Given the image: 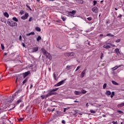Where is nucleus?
I'll use <instances>...</instances> for the list:
<instances>
[{
  "instance_id": "nucleus-7",
  "label": "nucleus",
  "mask_w": 124,
  "mask_h": 124,
  "mask_svg": "<svg viewBox=\"0 0 124 124\" xmlns=\"http://www.w3.org/2000/svg\"><path fill=\"white\" fill-rule=\"evenodd\" d=\"M114 52L118 56H120V55H121V52H120V49L119 48H116L114 50Z\"/></svg>"
},
{
  "instance_id": "nucleus-31",
  "label": "nucleus",
  "mask_w": 124,
  "mask_h": 124,
  "mask_svg": "<svg viewBox=\"0 0 124 124\" xmlns=\"http://www.w3.org/2000/svg\"><path fill=\"white\" fill-rule=\"evenodd\" d=\"M56 47L57 48H59V49H62V45L60 46V44L56 45Z\"/></svg>"
},
{
  "instance_id": "nucleus-27",
  "label": "nucleus",
  "mask_w": 124,
  "mask_h": 124,
  "mask_svg": "<svg viewBox=\"0 0 124 124\" xmlns=\"http://www.w3.org/2000/svg\"><path fill=\"white\" fill-rule=\"evenodd\" d=\"M80 93L83 94H85V93H87V91H86V90H82Z\"/></svg>"
},
{
  "instance_id": "nucleus-4",
  "label": "nucleus",
  "mask_w": 124,
  "mask_h": 124,
  "mask_svg": "<svg viewBox=\"0 0 124 124\" xmlns=\"http://www.w3.org/2000/svg\"><path fill=\"white\" fill-rule=\"evenodd\" d=\"M23 102V98H20L19 100H18L14 104L15 106H16L17 105H18V104H19V103H21Z\"/></svg>"
},
{
  "instance_id": "nucleus-30",
  "label": "nucleus",
  "mask_w": 124,
  "mask_h": 124,
  "mask_svg": "<svg viewBox=\"0 0 124 124\" xmlns=\"http://www.w3.org/2000/svg\"><path fill=\"white\" fill-rule=\"evenodd\" d=\"M42 39V38H41V36H38L37 38V41H39L40 40H41Z\"/></svg>"
},
{
  "instance_id": "nucleus-52",
  "label": "nucleus",
  "mask_w": 124,
  "mask_h": 124,
  "mask_svg": "<svg viewBox=\"0 0 124 124\" xmlns=\"http://www.w3.org/2000/svg\"><path fill=\"white\" fill-rule=\"evenodd\" d=\"M54 111H56V108H52V112H54Z\"/></svg>"
},
{
  "instance_id": "nucleus-64",
  "label": "nucleus",
  "mask_w": 124,
  "mask_h": 124,
  "mask_svg": "<svg viewBox=\"0 0 124 124\" xmlns=\"http://www.w3.org/2000/svg\"><path fill=\"white\" fill-rule=\"evenodd\" d=\"M17 78H16V83H17Z\"/></svg>"
},
{
  "instance_id": "nucleus-32",
  "label": "nucleus",
  "mask_w": 124,
  "mask_h": 124,
  "mask_svg": "<svg viewBox=\"0 0 124 124\" xmlns=\"http://www.w3.org/2000/svg\"><path fill=\"white\" fill-rule=\"evenodd\" d=\"M111 93L112 94L110 95V97L111 98H113V97H114V95H115V92H112Z\"/></svg>"
},
{
  "instance_id": "nucleus-2",
  "label": "nucleus",
  "mask_w": 124,
  "mask_h": 124,
  "mask_svg": "<svg viewBox=\"0 0 124 124\" xmlns=\"http://www.w3.org/2000/svg\"><path fill=\"white\" fill-rule=\"evenodd\" d=\"M41 51L43 54V55H44V56H46V58H47V59H48V60H50L51 61V60H52V56L51 55V54H50V53H49L48 52H47V51H46V50H45V49L42 48L41 49Z\"/></svg>"
},
{
  "instance_id": "nucleus-8",
  "label": "nucleus",
  "mask_w": 124,
  "mask_h": 124,
  "mask_svg": "<svg viewBox=\"0 0 124 124\" xmlns=\"http://www.w3.org/2000/svg\"><path fill=\"white\" fill-rule=\"evenodd\" d=\"M30 73H31L30 71H28V72H26L25 73H24L23 74V78L25 79V78H26V76H28V75H29V74H30Z\"/></svg>"
},
{
  "instance_id": "nucleus-54",
  "label": "nucleus",
  "mask_w": 124,
  "mask_h": 124,
  "mask_svg": "<svg viewBox=\"0 0 124 124\" xmlns=\"http://www.w3.org/2000/svg\"><path fill=\"white\" fill-rule=\"evenodd\" d=\"M65 20H66V18L62 17V21H65Z\"/></svg>"
},
{
  "instance_id": "nucleus-6",
  "label": "nucleus",
  "mask_w": 124,
  "mask_h": 124,
  "mask_svg": "<svg viewBox=\"0 0 124 124\" xmlns=\"http://www.w3.org/2000/svg\"><path fill=\"white\" fill-rule=\"evenodd\" d=\"M28 17H29V14H25L21 17V19L22 20H26V19H28Z\"/></svg>"
},
{
  "instance_id": "nucleus-47",
  "label": "nucleus",
  "mask_w": 124,
  "mask_h": 124,
  "mask_svg": "<svg viewBox=\"0 0 124 124\" xmlns=\"http://www.w3.org/2000/svg\"><path fill=\"white\" fill-rule=\"evenodd\" d=\"M121 41L120 39H118L115 42H116V43H119V42H120Z\"/></svg>"
},
{
  "instance_id": "nucleus-28",
  "label": "nucleus",
  "mask_w": 124,
  "mask_h": 124,
  "mask_svg": "<svg viewBox=\"0 0 124 124\" xmlns=\"http://www.w3.org/2000/svg\"><path fill=\"white\" fill-rule=\"evenodd\" d=\"M12 19L13 21H15V22H18V19L16 17H13Z\"/></svg>"
},
{
  "instance_id": "nucleus-33",
  "label": "nucleus",
  "mask_w": 124,
  "mask_h": 124,
  "mask_svg": "<svg viewBox=\"0 0 124 124\" xmlns=\"http://www.w3.org/2000/svg\"><path fill=\"white\" fill-rule=\"evenodd\" d=\"M90 112L93 113V114H95V113L96 112L95 111V110H93V109H91L90 111Z\"/></svg>"
},
{
  "instance_id": "nucleus-62",
  "label": "nucleus",
  "mask_w": 124,
  "mask_h": 124,
  "mask_svg": "<svg viewBox=\"0 0 124 124\" xmlns=\"http://www.w3.org/2000/svg\"><path fill=\"white\" fill-rule=\"evenodd\" d=\"M102 2H103V0H102L101 1H100L101 3H102Z\"/></svg>"
},
{
  "instance_id": "nucleus-1",
  "label": "nucleus",
  "mask_w": 124,
  "mask_h": 124,
  "mask_svg": "<svg viewBox=\"0 0 124 124\" xmlns=\"http://www.w3.org/2000/svg\"><path fill=\"white\" fill-rule=\"evenodd\" d=\"M59 90V88H55L53 89H50L47 91V92L48 93L47 94H46V95H42L41 96V99H44L45 98H47V97H49V96H51V95H55V94H56V92Z\"/></svg>"
},
{
  "instance_id": "nucleus-46",
  "label": "nucleus",
  "mask_w": 124,
  "mask_h": 124,
  "mask_svg": "<svg viewBox=\"0 0 124 124\" xmlns=\"http://www.w3.org/2000/svg\"><path fill=\"white\" fill-rule=\"evenodd\" d=\"M79 69H80V66H78V67L76 69V71H77L78 70H79Z\"/></svg>"
},
{
  "instance_id": "nucleus-13",
  "label": "nucleus",
  "mask_w": 124,
  "mask_h": 124,
  "mask_svg": "<svg viewBox=\"0 0 124 124\" xmlns=\"http://www.w3.org/2000/svg\"><path fill=\"white\" fill-rule=\"evenodd\" d=\"M103 48H104V49H110V48H111V46L105 45L103 46Z\"/></svg>"
},
{
  "instance_id": "nucleus-9",
  "label": "nucleus",
  "mask_w": 124,
  "mask_h": 124,
  "mask_svg": "<svg viewBox=\"0 0 124 124\" xmlns=\"http://www.w3.org/2000/svg\"><path fill=\"white\" fill-rule=\"evenodd\" d=\"M75 13L76 12L75 11L69 12V15H71V16H74L75 15Z\"/></svg>"
},
{
  "instance_id": "nucleus-45",
  "label": "nucleus",
  "mask_w": 124,
  "mask_h": 124,
  "mask_svg": "<svg viewBox=\"0 0 124 124\" xmlns=\"http://www.w3.org/2000/svg\"><path fill=\"white\" fill-rule=\"evenodd\" d=\"M17 93H17L16 92L14 94V95H13V97H15V96H16V95H17Z\"/></svg>"
},
{
  "instance_id": "nucleus-51",
  "label": "nucleus",
  "mask_w": 124,
  "mask_h": 124,
  "mask_svg": "<svg viewBox=\"0 0 124 124\" xmlns=\"http://www.w3.org/2000/svg\"><path fill=\"white\" fill-rule=\"evenodd\" d=\"M19 40L20 41H22V36H21V35L19 36Z\"/></svg>"
},
{
  "instance_id": "nucleus-59",
  "label": "nucleus",
  "mask_w": 124,
  "mask_h": 124,
  "mask_svg": "<svg viewBox=\"0 0 124 124\" xmlns=\"http://www.w3.org/2000/svg\"><path fill=\"white\" fill-rule=\"evenodd\" d=\"M62 124H65V121L62 120Z\"/></svg>"
},
{
  "instance_id": "nucleus-38",
  "label": "nucleus",
  "mask_w": 124,
  "mask_h": 124,
  "mask_svg": "<svg viewBox=\"0 0 124 124\" xmlns=\"http://www.w3.org/2000/svg\"><path fill=\"white\" fill-rule=\"evenodd\" d=\"M21 92H22V89H18V90L16 92V93H21Z\"/></svg>"
},
{
  "instance_id": "nucleus-18",
  "label": "nucleus",
  "mask_w": 124,
  "mask_h": 124,
  "mask_svg": "<svg viewBox=\"0 0 124 124\" xmlns=\"http://www.w3.org/2000/svg\"><path fill=\"white\" fill-rule=\"evenodd\" d=\"M111 83H112V84L113 85H115V86H119V83H118L117 82L114 81V80H112L111 81Z\"/></svg>"
},
{
  "instance_id": "nucleus-36",
  "label": "nucleus",
  "mask_w": 124,
  "mask_h": 124,
  "mask_svg": "<svg viewBox=\"0 0 124 124\" xmlns=\"http://www.w3.org/2000/svg\"><path fill=\"white\" fill-rule=\"evenodd\" d=\"M93 5L94 6H95V5H96V3H97V1H96V0H93Z\"/></svg>"
},
{
  "instance_id": "nucleus-22",
  "label": "nucleus",
  "mask_w": 124,
  "mask_h": 124,
  "mask_svg": "<svg viewBox=\"0 0 124 124\" xmlns=\"http://www.w3.org/2000/svg\"><path fill=\"white\" fill-rule=\"evenodd\" d=\"M52 107H53L51 106L47 108V111H48V112H52Z\"/></svg>"
},
{
  "instance_id": "nucleus-57",
  "label": "nucleus",
  "mask_w": 124,
  "mask_h": 124,
  "mask_svg": "<svg viewBox=\"0 0 124 124\" xmlns=\"http://www.w3.org/2000/svg\"><path fill=\"white\" fill-rule=\"evenodd\" d=\"M56 22H57V23H59V24H61V21L60 20H57Z\"/></svg>"
},
{
  "instance_id": "nucleus-56",
  "label": "nucleus",
  "mask_w": 124,
  "mask_h": 124,
  "mask_svg": "<svg viewBox=\"0 0 124 124\" xmlns=\"http://www.w3.org/2000/svg\"><path fill=\"white\" fill-rule=\"evenodd\" d=\"M32 88V84H31L30 85V89H31Z\"/></svg>"
},
{
  "instance_id": "nucleus-42",
  "label": "nucleus",
  "mask_w": 124,
  "mask_h": 124,
  "mask_svg": "<svg viewBox=\"0 0 124 124\" xmlns=\"http://www.w3.org/2000/svg\"><path fill=\"white\" fill-rule=\"evenodd\" d=\"M106 87H107V84L106 83H105L104 85H103V89H105L106 88Z\"/></svg>"
},
{
  "instance_id": "nucleus-20",
  "label": "nucleus",
  "mask_w": 124,
  "mask_h": 124,
  "mask_svg": "<svg viewBox=\"0 0 124 124\" xmlns=\"http://www.w3.org/2000/svg\"><path fill=\"white\" fill-rule=\"evenodd\" d=\"M106 94L107 95H111V92L109 91H107L106 92Z\"/></svg>"
},
{
  "instance_id": "nucleus-40",
  "label": "nucleus",
  "mask_w": 124,
  "mask_h": 124,
  "mask_svg": "<svg viewBox=\"0 0 124 124\" xmlns=\"http://www.w3.org/2000/svg\"><path fill=\"white\" fill-rule=\"evenodd\" d=\"M1 48L2 50H4V46H3V44H1Z\"/></svg>"
},
{
  "instance_id": "nucleus-23",
  "label": "nucleus",
  "mask_w": 124,
  "mask_h": 124,
  "mask_svg": "<svg viewBox=\"0 0 124 124\" xmlns=\"http://www.w3.org/2000/svg\"><path fill=\"white\" fill-rule=\"evenodd\" d=\"M72 68V66H68L67 65L66 66V69H67V70H70V69H71Z\"/></svg>"
},
{
  "instance_id": "nucleus-12",
  "label": "nucleus",
  "mask_w": 124,
  "mask_h": 124,
  "mask_svg": "<svg viewBox=\"0 0 124 124\" xmlns=\"http://www.w3.org/2000/svg\"><path fill=\"white\" fill-rule=\"evenodd\" d=\"M78 3H80V4H83L84 3V0H75Z\"/></svg>"
},
{
  "instance_id": "nucleus-17",
  "label": "nucleus",
  "mask_w": 124,
  "mask_h": 124,
  "mask_svg": "<svg viewBox=\"0 0 124 124\" xmlns=\"http://www.w3.org/2000/svg\"><path fill=\"white\" fill-rule=\"evenodd\" d=\"M75 94H76V95H79L81 94V92H80V91H75Z\"/></svg>"
},
{
  "instance_id": "nucleus-29",
  "label": "nucleus",
  "mask_w": 124,
  "mask_h": 124,
  "mask_svg": "<svg viewBox=\"0 0 124 124\" xmlns=\"http://www.w3.org/2000/svg\"><path fill=\"white\" fill-rule=\"evenodd\" d=\"M27 82H28V78H26L22 82L23 85H25V84H26V83H27Z\"/></svg>"
},
{
  "instance_id": "nucleus-41",
  "label": "nucleus",
  "mask_w": 124,
  "mask_h": 124,
  "mask_svg": "<svg viewBox=\"0 0 124 124\" xmlns=\"http://www.w3.org/2000/svg\"><path fill=\"white\" fill-rule=\"evenodd\" d=\"M87 20H88V21H92V20H93V17H88Z\"/></svg>"
},
{
  "instance_id": "nucleus-14",
  "label": "nucleus",
  "mask_w": 124,
  "mask_h": 124,
  "mask_svg": "<svg viewBox=\"0 0 124 124\" xmlns=\"http://www.w3.org/2000/svg\"><path fill=\"white\" fill-rule=\"evenodd\" d=\"M34 34H35L34 32L31 31L29 33H27L26 35L27 36H30V35H34Z\"/></svg>"
},
{
  "instance_id": "nucleus-39",
  "label": "nucleus",
  "mask_w": 124,
  "mask_h": 124,
  "mask_svg": "<svg viewBox=\"0 0 124 124\" xmlns=\"http://www.w3.org/2000/svg\"><path fill=\"white\" fill-rule=\"evenodd\" d=\"M121 66H122V65H119V66L116 65V66L114 67V68H115L116 69H118V68H119V67H121Z\"/></svg>"
},
{
  "instance_id": "nucleus-55",
  "label": "nucleus",
  "mask_w": 124,
  "mask_h": 124,
  "mask_svg": "<svg viewBox=\"0 0 124 124\" xmlns=\"http://www.w3.org/2000/svg\"><path fill=\"white\" fill-rule=\"evenodd\" d=\"M100 37H102V36H103V34H101L99 35Z\"/></svg>"
},
{
  "instance_id": "nucleus-37",
  "label": "nucleus",
  "mask_w": 124,
  "mask_h": 124,
  "mask_svg": "<svg viewBox=\"0 0 124 124\" xmlns=\"http://www.w3.org/2000/svg\"><path fill=\"white\" fill-rule=\"evenodd\" d=\"M65 57H69V52H67L64 54Z\"/></svg>"
},
{
  "instance_id": "nucleus-49",
  "label": "nucleus",
  "mask_w": 124,
  "mask_h": 124,
  "mask_svg": "<svg viewBox=\"0 0 124 124\" xmlns=\"http://www.w3.org/2000/svg\"><path fill=\"white\" fill-rule=\"evenodd\" d=\"M23 120H24V118H20L18 121L19 122H22V121H23Z\"/></svg>"
},
{
  "instance_id": "nucleus-48",
  "label": "nucleus",
  "mask_w": 124,
  "mask_h": 124,
  "mask_svg": "<svg viewBox=\"0 0 124 124\" xmlns=\"http://www.w3.org/2000/svg\"><path fill=\"white\" fill-rule=\"evenodd\" d=\"M112 124H118V122L113 121V122H112Z\"/></svg>"
},
{
  "instance_id": "nucleus-43",
  "label": "nucleus",
  "mask_w": 124,
  "mask_h": 124,
  "mask_svg": "<svg viewBox=\"0 0 124 124\" xmlns=\"http://www.w3.org/2000/svg\"><path fill=\"white\" fill-rule=\"evenodd\" d=\"M117 112L118 113H121L122 114H124V111H123L122 110H118Z\"/></svg>"
},
{
  "instance_id": "nucleus-34",
  "label": "nucleus",
  "mask_w": 124,
  "mask_h": 124,
  "mask_svg": "<svg viewBox=\"0 0 124 124\" xmlns=\"http://www.w3.org/2000/svg\"><path fill=\"white\" fill-rule=\"evenodd\" d=\"M26 7H27V8H28V9L29 10H31V7H30V6H29V5L26 4Z\"/></svg>"
},
{
  "instance_id": "nucleus-3",
  "label": "nucleus",
  "mask_w": 124,
  "mask_h": 124,
  "mask_svg": "<svg viewBox=\"0 0 124 124\" xmlns=\"http://www.w3.org/2000/svg\"><path fill=\"white\" fill-rule=\"evenodd\" d=\"M7 23L8 25V26H10V27H16V26H17V23L9 19H8Z\"/></svg>"
},
{
  "instance_id": "nucleus-26",
  "label": "nucleus",
  "mask_w": 124,
  "mask_h": 124,
  "mask_svg": "<svg viewBox=\"0 0 124 124\" xmlns=\"http://www.w3.org/2000/svg\"><path fill=\"white\" fill-rule=\"evenodd\" d=\"M1 22L4 23L5 22V18L4 17H1Z\"/></svg>"
},
{
  "instance_id": "nucleus-11",
  "label": "nucleus",
  "mask_w": 124,
  "mask_h": 124,
  "mask_svg": "<svg viewBox=\"0 0 124 124\" xmlns=\"http://www.w3.org/2000/svg\"><path fill=\"white\" fill-rule=\"evenodd\" d=\"M61 85H62V80L58 82L57 84H55L54 86H55V87H59V86H61Z\"/></svg>"
},
{
  "instance_id": "nucleus-61",
  "label": "nucleus",
  "mask_w": 124,
  "mask_h": 124,
  "mask_svg": "<svg viewBox=\"0 0 124 124\" xmlns=\"http://www.w3.org/2000/svg\"><path fill=\"white\" fill-rule=\"evenodd\" d=\"M111 46H112V47H115V46H116V45H112Z\"/></svg>"
},
{
  "instance_id": "nucleus-5",
  "label": "nucleus",
  "mask_w": 124,
  "mask_h": 124,
  "mask_svg": "<svg viewBox=\"0 0 124 124\" xmlns=\"http://www.w3.org/2000/svg\"><path fill=\"white\" fill-rule=\"evenodd\" d=\"M93 12H94V13H98V8H97V7H94L92 9Z\"/></svg>"
},
{
  "instance_id": "nucleus-44",
  "label": "nucleus",
  "mask_w": 124,
  "mask_h": 124,
  "mask_svg": "<svg viewBox=\"0 0 124 124\" xmlns=\"http://www.w3.org/2000/svg\"><path fill=\"white\" fill-rule=\"evenodd\" d=\"M104 57L103 53H101V56H100V59H102Z\"/></svg>"
},
{
  "instance_id": "nucleus-10",
  "label": "nucleus",
  "mask_w": 124,
  "mask_h": 124,
  "mask_svg": "<svg viewBox=\"0 0 124 124\" xmlns=\"http://www.w3.org/2000/svg\"><path fill=\"white\" fill-rule=\"evenodd\" d=\"M85 74H86V70H84L81 73V78H84Z\"/></svg>"
},
{
  "instance_id": "nucleus-63",
  "label": "nucleus",
  "mask_w": 124,
  "mask_h": 124,
  "mask_svg": "<svg viewBox=\"0 0 124 124\" xmlns=\"http://www.w3.org/2000/svg\"><path fill=\"white\" fill-rule=\"evenodd\" d=\"M118 17H122V15H120V16H118Z\"/></svg>"
},
{
  "instance_id": "nucleus-53",
  "label": "nucleus",
  "mask_w": 124,
  "mask_h": 124,
  "mask_svg": "<svg viewBox=\"0 0 124 124\" xmlns=\"http://www.w3.org/2000/svg\"><path fill=\"white\" fill-rule=\"evenodd\" d=\"M112 70L113 71H115V70H116V68H115V67H113V68H112Z\"/></svg>"
},
{
  "instance_id": "nucleus-35",
  "label": "nucleus",
  "mask_w": 124,
  "mask_h": 124,
  "mask_svg": "<svg viewBox=\"0 0 124 124\" xmlns=\"http://www.w3.org/2000/svg\"><path fill=\"white\" fill-rule=\"evenodd\" d=\"M53 77H54L55 80H57V76H56L55 73H53Z\"/></svg>"
},
{
  "instance_id": "nucleus-50",
  "label": "nucleus",
  "mask_w": 124,
  "mask_h": 124,
  "mask_svg": "<svg viewBox=\"0 0 124 124\" xmlns=\"http://www.w3.org/2000/svg\"><path fill=\"white\" fill-rule=\"evenodd\" d=\"M32 19V17H31L29 19V22H31V20Z\"/></svg>"
},
{
  "instance_id": "nucleus-60",
  "label": "nucleus",
  "mask_w": 124,
  "mask_h": 124,
  "mask_svg": "<svg viewBox=\"0 0 124 124\" xmlns=\"http://www.w3.org/2000/svg\"><path fill=\"white\" fill-rule=\"evenodd\" d=\"M65 111H66V108H64L63 110V112H65Z\"/></svg>"
},
{
  "instance_id": "nucleus-21",
  "label": "nucleus",
  "mask_w": 124,
  "mask_h": 124,
  "mask_svg": "<svg viewBox=\"0 0 124 124\" xmlns=\"http://www.w3.org/2000/svg\"><path fill=\"white\" fill-rule=\"evenodd\" d=\"M117 106H118V108H120V107H123L124 106V103L120 104L118 105Z\"/></svg>"
},
{
  "instance_id": "nucleus-19",
  "label": "nucleus",
  "mask_w": 124,
  "mask_h": 124,
  "mask_svg": "<svg viewBox=\"0 0 124 124\" xmlns=\"http://www.w3.org/2000/svg\"><path fill=\"white\" fill-rule=\"evenodd\" d=\"M105 36H108L109 37H114V35L111 33H108Z\"/></svg>"
},
{
  "instance_id": "nucleus-24",
  "label": "nucleus",
  "mask_w": 124,
  "mask_h": 124,
  "mask_svg": "<svg viewBox=\"0 0 124 124\" xmlns=\"http://www.w3.org/2000/svg\"><path fill=\"white\" fill-rule=\"evenodd\" d=\"M69 57H73L74 56V52H69Z\"/></svg>"
},
{
  "instance_id": "nucleus-16",
  "label": "nucleus",
  "mask_w": 124,
  "mask_h": 124,
  "mask_svg": "<svg viewBox=\"0 0 124 124\" xmlns=\"http://www.w3.org/2000/svg\"><path fill=\"white\" fill-rule=\"evenodd\" d=\"M38 51V47H35L32 48V52H37Z\"/></svg>"
},
{
  "instance_id": "nucleus-15",
  "label": "nucleus",
  "mask_w": 124,
  "mask_h": 124,
  "mask_svg": "<svg viewBox=\"0 0 124 124\" xmlns=\"http://www.w3.org/2000/svg\"><path fill=\"white\" fill-rule=\"evenodd\" d=\"M3 15L6 18H8L9 17V15H8V13L6 12H5V13H3Z\"/></svg>"
},
{
  "instance_id": "nucleus-25",
  "label": "nucleus",
  "mask_w": 124,
  "mask_h": 124,
  "mask_svg": "<svg viewBox=\"0 0 124 124\" xmlns=\"http://www.w3.org/2000/svg\"><path fill=\"white\" fill-rule=\"evenodd\" d=\"M35 30L37 31H41V29H40V28H39V27H36L35 28Z\"/></svg>"
},
{
  "instance_id": "nucleus-58",
  "label": "nucleus",
  "mask_w": 124,
  "mask_h": 124,
  "mask_svg": "<svg viewBox=\"0 0 124 124\" xmlns=\"http://www.w3.org/2000/svg\"><path fill=\"white\" fill-rule=\"evenodd\" d=\"M22 45L23 47H25V44L23 43H22Z\"/></svg>"
}]
</instances>
